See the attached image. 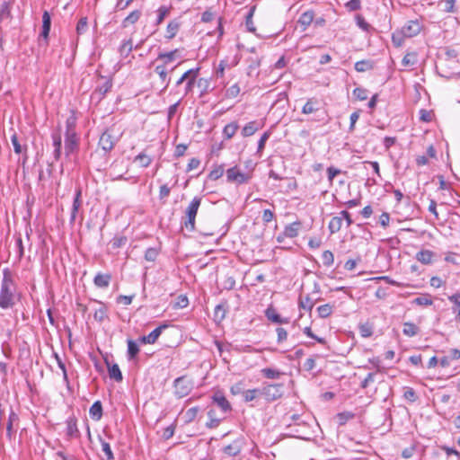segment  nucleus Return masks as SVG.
Instances as JSON below:
<instances>
[{
  "label": "nucleus",
  "mask_w": 460,
  "mask_h": 460,
  "mask_svg": "<svg viewBox=\"0 0 460 460\" xmlns=\"http://www.w3.org/2000/svg\"><path fill=\"white\" fill-rule=\"evenodd\" d=\"M20 298L21 293L13 272L8 268L4 269L0 286V308L12 309Z\"/></svg>",
  "instance_id": "f257e3e1"
},
{
  "label": "nucleus",
  "mask_w": 460,
  "mask_h": 460,
  "mask_svg": "<svg viewBox=\"0 0 460 460\" xmlns=\"http://www.w3.org/2000/svg\"><path fill=\"white\" fill-rule=\"evenodd\" d=\"M201 198L195 197L186 208L185 214L187 220L184 222L185 226L190 231L195 228V218L198 213V209L200 206Z\"/></svg>",
  "instance_id": "f03ea898"
},
{
  "label": "nucleus",
  "mask_w": 460,
  "mask_h": 460,
  "mask_svg": "<svg viewBox=\"0 0 460 460\" xmlns=\"http://www.w3.org/2000/svg\"><path fill=\"white\" fill-rule=\"evenodd\" d=\"M227 181L243 184L246 183L251 179V173L243 172L238 166H233L226 172Z\"/></svg>",
  "instance_id": "7ed1b4c3"
},
{
  "label": "nucleus",
  "mask_w": 460,
  "mask_h": 460,
  "mask_svg": "<svg viewBox=\"0 0 460 460\" xmlns=\"http://www.w3.org/2000/svg\"><path fill=\"white\" fill-rule=\"evenodd\" d=\"M192 382L185 376L174 380L175 394L180 398L187 396L192 390Z\"/></svg>",
  "instance_id": "20e7f679"
},
{
  "label": "nucleus",
  "mask_w": 460,
  "mask_h": 460,
  "mask_svg": "<svg viewBox=\"0 0 460 460\" xmlns=\"http://www.w3.org/2000/svg\"><path fill=\"white\" fill-rule=\"evenodd\" d=\"M78 148V139L75 129L69 128L66 131L65 137V154L69 156Z\"/></svg>",
  "instance_id": "39448f33"
},
{
  "label": "nucleus",
  "mask_w": 460,
  "mask_h": 460,
  "mask_svg": "<svg viewBox=\"0 0 460 460\" xmlns=\"http://www.w3.org/2000/svg\"><path fill=\"white\" fill-rule=\"evenodd\" d=\"M421 31V25L418 21H409L401 30V34L405 38L418 35Z\"/></svg>",
  "instance_id": "423d86ee"
},
{
  "label": "nucleus",
  "mask_w": 460,
  "mask_h": 460,
  "mask_svg": "<svg viewBox=\"0 0 460 460\" xmlns=\"http://www.w3.org/2000/svg\"><path fill=\"white\" fill-rule=\"evenodd\" d=\"M117 141V138L112 135L111 130L104 131L99 140V146L105 152L111 151Z\"/></svg>",
  "instance_id": "0eeeda50"
},
{
  "label": "nucleus",
  "mask_w": 460,
  "mask_h": 460,
  "mask_svg": "<svg viewBox=\"0 0 460 460\" xmlns=\"http://www.w3.org/2000/svg\"><path fill=\"white\" fill-rule=\"evenodd\" d=\"M212 402L224 414L232 410L230 402L220 391L213 394Z\"/></svg>",
  "instance_id": "6e6552de"
},
{
  "label": "nucleus",
  "mask_w": 460,
  "mask_h": 460,
  "mask_svg": "<svg viewBox=\"0 0 460 460\" xmlns=\"http://www.w3.org/2000/svg\"><path fill=\"white\" fill-rule=\"evenodd\" d=\"M244 441L243 438H237L233 443L223 447L222 451L228 456H236L243 450Z\"/></svg>",
  "instance_id": "1a4fd4ad"
},
{
  "label": "nucleus",
  "mask_w": 460,
  "mask_h": 460,
  "mask_svg": "<svg viewBox=\"0 0 460 460\" xmlns=\"http://www.w3.org/2000/svg\"><path fill=\"white\" fill-rule=\"evenodd\" d=\"M181 26V22L180 21L179 18L172 20L167 24L165 38L167 40L173 39L177 35Z\"/></svg>",
  "instance_id": "9d476101"
},
{
  "label": "nucleus",
  "mask_w": 460,
  "mask_h": 460,
  "mask_svg": "<svg viewBox=\"0 0 460 460\" xmlns=\"http://www.w3.org/2000/svg\"><path fill=\"white\" fill-rule=\"evenodd\" d=\"M281 385H271L263 388L262 394L270 400H276L281 395Z\"/></svg>",
  "instance_id": "9b49d317"
},
{
  "label": "nucleus",
  "mask_w": 460,
  "mask_h": 460,
  "mask_svg": "<svg viewBox=\"0 0 460 460\" xmlns=\"http://www.w3.org/2000/svg\"><path fill=\"white\" fill-rule=\"evenodd\" d=\"M155 72L158 75L160 80L163 84H164V90H165L171 82L170 77L168 76L167 66L165 65H157L155 68Z\"/></svg>",
  "instance_id": "f8f14e48"
},
{
  "label": "nucleus",
  "mask_w": 460,
  "mask_h": 460,
  "mask_svg": "<svg viewBox=\"0 0 460 460\" xmlns=\"http://www.w3.org/2000/svg\"><path fill=\"white\" fill-rule=\"evenodd\" d=\"M167 327L166 324H163L153 330L148 335L144 336L142 341L144 343L154 344L159 336L161 335L164 329Z\"/></svg>",
  "instance_id": "ddd939ff"
},
{
  "label": "nucleus",
  "mask_w": 460,
  "mask_h": 460,
  "mask_svg": "<svg viewBox=\"0 0 460 460\" xmlns=\"http://www.w3.org/2000/svg\"><path fill=\"white\" fill-rule=\"evenodd\" d=\"M314 18V13L311 10L306 11L300 15L297 22L303 27V31H305L313 22Z\"/></svg>",
  "instance_id": "4468645a"
},
{
  "label": "nucleus",
  "mask_w": 460,
  "mask_h": 460,
  "mask_svg": "<svg viewBox=\"0 0 460 460\" xmlns=\"http://www.w3.org/2000/svg\"><path fill=\"white\" fill-rule=\"evenodd\" d=\"M300 222H293L285 226L283 231V236L294 238L298 235V232L300 229Z\"/></svg>",
  "instance_id": "2eb2a0df"
},
{
  "label": "nucleus",
  "mask_w": 460,
  "mask_h": 460,
  "mask_svg": "<svg viewBox=\"0 0 460 460\" xmlns=\"http://www.w3.org/2000/svg\"><path fill=\"white\" fill-rule=\"evenodd\" d=\"M53 146L54 152L53 155L56 161L59 160L61 156V146H62V139L61 135L59 133L52 134Z\"/></svg>",
  "instance_id": "dca6fc26"
},
{
  "label": "nucleus",
  "mask_w": 460,
  "mask_h": 460,
  "mask_svg": "<svg viewBox=\"0 0 460 460\" xmlns=\"http://www.w3.org/2000/svg\"><path fill=\"white\" fill-rule=\"evenodd\" d=\"M81 194H82L81 189H77L75 191V199L73 201V206H72L71 218H70L71 221L75 220L77 212H78L79 208H81V205H82Z\"/></svg>",
  "instance_id": "f3484780"
},
{
  "label": "nucleus",
  "mask_w": 460,
  "mask_h": 460,
  "mask_svg": "<svg viewBox=\"0 0 460 460\" xmlns=\"http://www.w3.org/2000/svg\"><path fill=\"white\" fill-rule=\"evenodd\" d=\"M111 279L110 274L98 273L93 279V283L98 288H105L109 287Z\"/></svg>",
  "instance_id": "a211bd4d"
},
{
  "label": "nucleus",
  "mask_w": 460,
  "mask_h": 460,
  "mask_svg": "<svg viewBox=\"0 0 460 460\" xmlns=\"http://www.w3.org/2000/svg\"><path fill=\"white\" fill-rule=\"evenodd\" d=\"M99 305V307L94 310L93 318L98 322H102L107 318L108 315V307L105 304L102 302H96Z\"/></svg>",
  "instance_id": "6ab92c4d"
},
{
  "label": "nucleus",
  "mask_w": 460,
  "mask_h": 460,
  "mask_svg": "<svg viewBox=\"0 0 460 460\" xmlns=\"http://www.w3.org/2000/svg\"><path fill=\"white\" fill-rule=\"evenodd\" d=\"M51 26V18L48 11H44L42 14V31H41V36L44 39H47Z\"/></svg>",
  "instance_id": "aec40b11"
},
{
  "label": "nucleus",
  "mask_w": 460,
  "mask_h": 460,
  "mask_svg": "<svg viewBox=\"0 0 460 460\" xmlns=\"http://www.w3.org/2000/svg\"><path fill=\"white\" fill-rule=\"evenodd\" d=\"M89 415L93 420H99L102 416V406L100 401L93 403L89 410Z\"/></svg>",
  "instance_id": "412c9836"
},
{
  "label": "nucleus",
  "mask_w": 460,
  "mask_h": 460,
  "mask_svg": "<svg viewBox=\"0 0 460 460\" xmlns=\"http://www.w3.org/2000/svg\"><path fill=\"white\" fill-rule=\"evenodd\" d=\"M343 225V217H341V215H339L337 217H333L331 221L329 222V230L332 234H335L339 232Z\"/></svg>",
  "instance_id": "4be33fe9"
},
{
  "label": "nucleus",
  "mask_w": 460,
  "mask_h": 460,
  "mask_svg": "<svg viewBox=\"0 0 460 460\" xmlns=\"http://www.w3.org/2000/svg\"><path fill=\"white\" fill-rule=\"evenodd\" d=\"M107 365H108L109 376L117 382H120L122 380L123 376H122L121 371L119 367V365L118 364L110 365L108 362H107Z\"/></svg>",
  "instance_id": "5701e85b"
},
{
  "label": "nucleus",
  "mask_w": 460,
  "mask_h": 460,
  "mask_svg": "<svg viewBox=\"0 0 460 460\" xmlns=\"http://www.w3.org/2000/svg\"><path fill=\"white\" fill-rule=\"evenodd\" d=\"M433 252L429 250H421L416 254V259L422 264H429L433 259Z\"/></svg>",
  "instance_id": "b1692460"
},
{
  "label": "nucleus",
  "mask_w": 460,
  "mask_h": 460,
  "mask_svg": "<svg viewBox=\"0 0 460 460\" xmlns=\"http://www.w3.org/2000/svg\"><path fill=\"white\" fill-rule=\"evenodd\" d=\"M319 110V102L315 99H309L302 108L304 114H311Z\"/></svg>",
  "instance_id": "393cba45"
},
{
  "label": "nucleus",
  "mask_w": 460,
  "mask_h": 460,
  "mask_svg": "<svg viewBox=\"0 0 460 460\" xmlns=\"http://www.w3.org/2000/svg\"><path fill=\"white\" fill-rule=\"evenodd\" d=\"M178 52H179L178 49H173L169 52L159 53L157 56V60H162L164 62L163 65H165L167 66V65L169 63H171L172 61H173L175 59L176 54Z\"/></svg>",
  "instance_id": "a878e982"
},
{
  "label": "nucleus",
  "mask_w": 460,
  "mask_h": 460,
  "mask_svg": "<svg viewBox=\"0 0 460 460\" xmlns=\"http://www.w3.org/2000/svg\"><path fill=\"white\" fill-rule=\"evenodd\" d=\"M266 317L276 323H287L288 319H283L273 308H268L265 312Z\"/></svg>",
  "instance_id": "bb28decb"
},
{
  "label": "nucleus",
  "mask_w": 460,
  "mask_h": 460,
  "mask_svg": "<svg viewBox=\"0 0 460 460\" xmlns=\"http://www.w3.org/2000/svg\"><path fill=\"white\" fill-rule=\"evenodd\" d=\"M11 142L13 144V151H14L15 154L19 155V154H22L23 151H24V153H26L27 147L26 146H24V147L22 146V145L19 143L18 137H17L16 133H13L12 135ZM27 157H28L27 155L24 154L23 162H25Z\"/></svg>",
  "instance_id": "cd10ccee"
},
{
  "label": "nucleus",
  "mask_w": 460,
  "mask_h": 460,
  "mask_svg": "<svg viewBox=\"0 0 460 460\" xmlns=\"http://www.w3.org/2000/svg\"><path fill=\"white\" fill-rule=\"evenodd\" d=\"M141 16V12L139 10H135L131 12L123 21L122 26L124 28L136 23Z\"/></svg>",
  "instance_id": "c85d7f7f"
},
{
  "label": "nucleus",
  "mask_w": 460,
  "mask_h": 460,
  "mask_svg": "<svg viewBox=\"0 0 460 460\" xmlns=\"http://www.w3.org/2000/svg\"><path fill=\"white\" fill-rule=\"evenodd\" d=\"M418 62V54L416 52H408L402 60V65L405 67L414 66Z\"/></svg>",
  "instance_id": "c756f323"
},
{
  "label": "nucleus",
  "mask_w": 460,
  "mask_h": 460,
  "mask_svg": "<svg viewBox=\"0 0 460 460\" xmlns=\"http://www.w3.org/2000/svg\"><path fill=\"white\" fill-rule=\"evenodd\" d=\"M258 129V123L256 121H250L243 128L242 135L243 137H250L252 136Z\"/></svg>",
  "instance_id": "7c9ffc66"
},
{
  "label": "nucleus",
  "mask_w": 460,
  "mask_h": 460,
  "mask_svg": "<svg viewBox=\"0 0 460 460\" xmlns=\"http://www.w3.org/2000/svg\"><path fill=\"white\" fill-rule=\"evenodd\" d=\"M316 299L311 298L309 296H305L304 297L299 298V307L306 310L311 311L315 304Z\"/></svg>",
  "instance_id": "2f4dec72"
},
{
  "label": "nucleus",
  "mask_w": 460,
  "mask_h": 460,
  "mask_svg": "<svg viewBox=\"0 0 460 460\" xmlns=\"http://www.w3.org/2000/svg\"><path fill=\"white\" fill-rule=\"evenodd\" d=\"M418 332L419 328L413 323L407 322L403 323L402 332L404 335L413 337L418 333Z\"/></svg>",
  "instance_id": "473e14b6"
},
{
  "label": "nucleus",
  "mask_w": 460,
  "mask_h": 460,
  "mask_svg": "<svg viewBox=\"0 0 460 460\" xmlns=\"http://www.w3.org/2000/svg\"><path fill=\"white\" fill-rule=\"evenodd\" d=\"M238 129V124L236 122H231L225 126L223 134L226 138L230 139L233 137Z\"/></svg>",
  "instance_id": "72a5a7b5"
},
{
  "label": "nucleus",
  "mask_w": 460,
  "mask_h": 460,
  "mask_svg": "<svg viewBox=\"0 0 460 460\" xmlns=\"http://www.w3.org/2000/svg\"><path fill=\"white\" fill-rule=\"evenodd\" d=\"M261 394H262V391L260 389H249L243 392V397L246 402L253 401Z\"/></svg>",
  "instance_id": "f704fd0d"
},
{
  "label": "nucleus",
  "mask_w": 460,
  "mask_h": 460,
  "mask_svg": "<svg viewBox=\"0 0 460 460\" xmlns=\"http://www.w3.org/2000/svg\"><path fill=\"white\" fill-rule=\"evenodd\" d=\"M11 17V6L6 1L0 4V21L6 20Z\"/></svg>",
  "instance_id": "c9c22d12"
},
{
  "label": "nucleus",
  "mask_w": 460,
  "mask_h": 460,
  "mask_svg": "<svg viewBox=\"0 0 460 460\" xmlns=\"http://www.w3.org/2000/svg\"><path fill=\"white\" fill-rule=\"evenodd\" d=\"M412 303L417 305H431L433 304V301L430 297V295L424 294L414 298Z\"/></svg>",
  "instance_id": "e433bc0d"
},
{
  "label": "nucleus",
  "mask_w": 460,
  "mask_h": 460,
  "mask_svg": "<svg viewBox=\"0 0 460 460\" xmlns=\"http://www.w3.org/2000/svg\"><path fill=\"white\" fill-rule=\"evenodd\" d=\"M199 70L200 68L199 67H196V68H191V69H189L188 71H186L177 81H176V86H179L181 85V84H183L185 81H187L191 75H195L196 74H199Z\"/></svg>",
  "instance_id": "4c0bfd02"
},
{
  "label": "nucleus",
  "mask_w": 460,
  "mask_h": 460,
  "mask_svg": "<svg viewBox=\"0 0 460 460\" xmlns=\"http://www.w3.org/2000/svg\"><path fill=\"white\" fill-rule=\"evenodd\" d=\"M139 352L138 345L132 340L128 341V356L129 359L134 358Z\"/></svg>",
  "instance_id": "58836bf2"
},
{
  "label": "nucleus",
  "mask_w": 460,
  "mask_h": 460,
  "mask_svg": "<svg viewBox=\"0 0 460 460\" xmlns=\"http://www.w3.org/2000/svg\"><path fill=\"white\" fill-rule=\"evenodd\" d=\"M170 11H171L170 7H167L164 5L160 6L157 10V19H156L155 24L156 25L161 24L163 22V21L164 20V18L167 15H169Z\"/></svg>",
  "instance_id": "ea45409f"
},
{
  "label": "nucleus",
  "mask_w": 460,
  "mask_h": 460,
  "mask_svg": "<svg viewBox=\"0 0 460 460\" xmlns=\"http://www.w3.org/2000/svg\"><path fill=\"white\" fill-rule=\"evenodd\" d=\"M98 438L102 443V452L104 453L107 460H112L114 458L113 456V453L111 451V448L110 447V444L106 441H104L102 437L100 436V434H98Z\"/></svg>",
  "instance_id": "a19ab883"
},
{
  "label": "nucleus",
  "mask_w": 460,
  "mask_h": 460,
  "mask_svg": "<svg viewBox=\"0 0 460 460\" xmlns=\"http://www.w3.org/2000/svg\"><path fill=\"white\" fill-rule=\"evenodd\" d=\"M132 49L133 42L132 40L129 39L122 42L121 46L119 47V53L124 57H128Z\"/></svg>",
  "instance_id": "79ce46f5"
},
{
  "label": "nucleus",
  "mask_w": 460,
  "mask_h": 460,
  "mask_svg": "<svg viewBox=\"0 0 460 460\" xmlns=\"http://www.w3.org/2000/svg\"><path fill=\"white\" fill-rule=\"evenodd\" d=\"M318 314L321 318H326L332 313V306L329 304H325L318 306L317 308Z\"/></svg>",
  "instance_id": "37998d69"
},
{
  "label": "nucleus",
  "mask_w": 460,
  "mask_h": 460,
  "mask_svg": "<svg viewBox=\"0 0 460 460\" xmlns=\"http://www.w3.org/2000/svg\"><path fill=\"white\" fill-rule=\"evenodd\" d=\"M136 162H139L141 167H147L152 163V158L144 153H140L135 157Z\"/></svg>",
  "instance_id": "c03bdc74"
},
{
  "label": "nucleus",
  "mask_w": 460,
  "mask_h": 460,
  "mask_svg": "<svg viewBox=\"0 0 460 460\" xmlns=\"http://www.w3.org/2000/svg\"><path fill=\"white\" fill-rule=\"evenodd\" d=\"M336 420H337V422L340 424V425H343L345 424L349 420H351L354 418V413L350 412V411H344V412H341V413H338L336 415Z\"/></svg>",
  "instance_id": "a18cd8bd"
},
{
  "label": "nucleus",
  "mask_w": 460,
  "mask_h": 460,
  "mask_svg": "<svg viewBox=\"0 0 460 460\" xmlns=\"http://www.w3.org/2000/svg\"><path fill=\"white\" fill-rule=\"evenodd\" d=\"M240 91H241V89H240L238 84H234L226 89L225 95L228 99H233V98H235L238 96V94L240 93Z\"/></svg>",
  "instance_id": "49530a36"
},
{
  "label": "nucleus",
  "mask_w": 460,
  "mask_h": 460,
  "mask_svg": "<svg viewBox=\"0 0 460 460\" xmlns=\"http://www.w3.org/2000/svg\"><path fill=\"white\" fill-rule=\"evenodd\" d=\"M189 305V299L186 296L184 295H180L177 298H176V301L174 302L172 307L174 309H180V308H185L187 307Z\"/></svg>",
  "instance_id": "de8ad7c7"
},
{
  "label": "nucleus",
  "mask_w": 460,
  "mask_h": 460,
  "mask_svg": "<svg viewBox=\"0 0 460 460\" xmlns=\"http://www.w3.org/2000/svg\"><path fill=\"white\" fill-rule=\"evenodd\" d=\"M323 263L326 267H330L334 262V256L331 251H324L322 254Z\"/></svg>",
  "instance_id": "09e8293b"
},
{
  "label": "nucleus",
  "mask_w": 460,
  "mask_h": 460,
  "mask_svg": "<svg viewBox=\"0 0 460 460\" xmlns=\"http://www.w3.org/2000/svg\"><path fill=\"white\" fill-rule=\"evenodd\" d=\"M88 28V20L86 17H82L76 25V32L78 35L84 34Z\"/></svg>",
  "instance_id": "8fccbe9b"
},
{
  "label": "nucleus",
  "mask_w": 460,
  "mask_h": 460,
  "mask_svg": "<svg viewBox=\"0 0 460 460\" xmlns=\"http://www.w3.org/2000/svg\"><path fill=\"white\" fill-rule=\"evenodd\" d=\"M439 448L447 454V458L455 456L456 460H460V453L455 448L447 446H441Z\"/></svg>",
  "instance_id": "3c124183"
},
{
  "label": "nucleus",
  "mask_w": 460,
  "mask_h": 460,
  "mask_svg": "<svg viewBox=\"0 0 460 460\" xmlns=\"http://www.w3.org/2000/svg\"><path fill=\"white\" fill-rule=\"evenodd\" d=\"M224 172H225L224 165H218L217 167H216L209 172L208 177L214 181L218 180L219 178H221L223 176Z\"/></svg>",
  "instance_id": "603ef678"
},
{
  "label": "nucleus",
  "mask_w": 460,
  "mask_h": 460,
  "mask_svg": "<svg viewBox=\"0 0 460 460\" xmlns=\"http://www.w3.org/2000/svg\"><path fill=\"white\" fill-rule=\"evenodd\" d=\"M353 95L359 101H365L367 99L368 93L364 88L357 87L353 90Z\"/></svg>",
  "instance_id": "864d4df0"
},
{
  "label": "nucleus",
  "mask_w": 460,
  "mask_h": 460,
  "mask_svg": "<svg viewBox=\"0 0 460 460\" xmlns=\"http://www.w3.org/2000/svg\"><path fill=\"white\" fill-rule=\"evenodd\" d=\"M261 372L265 377L270 378V379L279 378L280 376V372L279 370L273 369V368H264V369H262Z\"/></svg>",
  "instance_id": "5fc2aeb1"
},
{
  "label": "nucleus",
  "mask_w": 460,
  "mask_h": 460,
  "mask_svg": "<svg viewBox=\"0 0 460 460\" xmlns=\"http://www.w3.org/2000/svg\"><path fill=\"white\" fill-rule=\"evenodd\" d=\"M158 256V251L155 248H148L145 252V259L147 261H155Z\"/></svg>",
  "instance_id": "6e6d98bb"
},
{
  "label": "nucleus",
  "mask_w": 460,
  "mask_h": 460,
  "mask_svg": "<svg viewBox=\"0 0 460 460\" xmlns=\"http://www.w3.org/2000/svg\"><path fill=\"white\" fill-rule=\"evenodd\" d=\"M359 332L362 337L367 338L373 334V330L371 325H369L368 323H364L359 326Z\"/></svg>",
  "instance_id": "4d7b16f0"
},
{
  "label": "nucleus",
  "mask_w": 460,
  "mask_h": 460,
  "mask_svg": "<svg viewBox=\"0 0 460 460\" xmlns=\"http://www.w3.org/2000/svg\"><path fill=\"white\" fill-rule=\"evenodd\" d=\"M15 247L18 254V260L20 261L24 255V248L21 235L17 236L15 239Z\"/></svg>",
  "instance_id": "13d9d810"
},
{
  "label": "nucleus",
  "mask_w": 460,
  "mask_h": 460,
  "mask_svg": "<svg viewBox=\"0 0 460 460\" xmlns=\"http://www.w3.org/2000/svg\"><path fill=\"white\" fill-rule=\"evenodd\" d=\"M254 11H255V7H252L246 15V26L250 31H255V28L253 26V22H252V16H253Z\"/></svg>",
  "instance_id": "bf43d9fd"
},
{
  "label": "nucleus",
  "mask_w": 460,
  "mask_h": 460,
  "mask_svg": "<svg viewBox=\"0 0 460 460\" xmlns=\"http://www.w3.org/2000/svg\"><path fill=\"white\" fill-rule=\"evenodd\" d=\"M198 75L199 74H196L195 75H193L186 81L185 94H188L192 91Z\"/></svg>",
  "instance_id": "052dcab7"
},
{
  "label": "nucleus",
  "mask_w": 460,
  "mask_h": 460,
  "mask_svg": "<svg viewBox=\"0 0 460 460\" xmlns=\"http://www.w3.org/2000/svg\"><path fill=\"white\" fill-rule=\"evenodd\" d=\"M345 6L349 11H358L361 8V2L360 0H349Z\"/></svg>",
  "instance_id": "680f3d73"
},
{
  "label": "nucleus",
  "mask_w": 460,
  "mask_h": 460,
  "mask_svg": "<svg viewBox=\"0 0 460 460\" xmlns=\"http://www.w3.org/2000/svg\"><path fill=\"white\" fill-rule=\"evenodd\" d=\"M214 414H215V411L213 409H211L209 411H208V416H209V422L207 423V427L208 429H215L217 427L218 423H219V419H214Z\"/></svg>",
  "instance_id": "e2e57ef3"
},
{
  "label": "nucleus",
  "mask_w": 460,
  "mask_h": 460,
  "mask_svg": "<svg viewBox=\"0 0 460 460\" xmlns=\"http://www.w3.org/2000/svg\"><path fill=\"white\" fill-rule=\"evenodd\" d=\"M444 4L443 11L446 13H454L456 0H444L441 2Z\"/></svg>",
  "instance_id": "0e129e2a"
},
{
  "label": "nucleus",
  "mask_w": 460,
  "mask_h": 460,
  "mask_svg": "<svg viewBox=\"0 0 460 460\" xmlns=\"http://www.w3.org/2000/svg\"><path fill=\"white\" fill-rule=\"evenodd\" d=\"M270 136V131H266L261 137V138H260V140L258 142V153H261L264 149L265 143L269 139Z\"/></svg>",
  "instance_id": "69168bd1"
},
{
  "label": "nucleus",
  "mask_w": 460,
  "mask_h": 460,
  "mask_svg": "<svg viewBox=\"0 0 460 460\" xmlns=\"http://www.w3.org/2000/svg\"><path fill=\"white\" fill-rule=\"evenodd\" d=\"M403 397L410 402H415L417 400L415 391L410 387L406 388V390L404 391Z\"/></svg>",
  "instance_id": "338daca9"
},
{
  "label": "nucleus",
  "mask_w": 460,
  "mask_h": 460,
  "mask_svg": "<svg viewBox=\"0 0 460 460\" xmlns=\"http://www.w3.org/2000/svg\"><path fill=\"white\" fill-rule=\"evenodd\" d=\"M371 66L367 61L361 60L355 63V69L358 72H365L369 69Z\"/></svg>",
  "instance_id": "774afa93"
}]
</instances>
